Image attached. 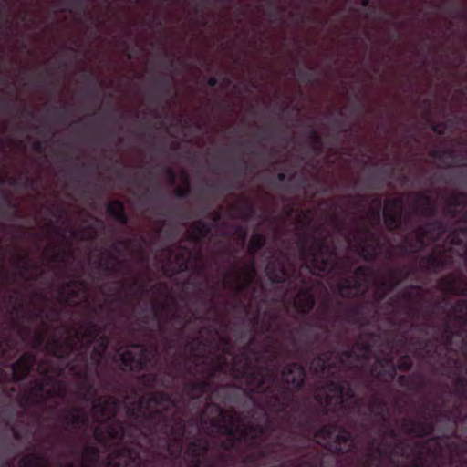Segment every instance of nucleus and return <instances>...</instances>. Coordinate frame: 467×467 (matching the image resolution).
<instances>
[{"label":"nucleus","instance_id":"nucleus-20","mask_svg":"<svg viewBox=\"0 0 467 467\" xmlns=\"http://www.w3.org/2000/svg\"><path fill=\"white\" fill-rule=\"evenodd\" d=\"M36 360L35 354L24 352L16 361L11 364L13 381L17 383L26 379L33 370Z\"/></svg>","mask_w":467,"mask_h":467},{"label":"nucleus","instance_id":"nucleus-26","mask_svg":"<svg viewBox=\"0 0 467 467\" xmlns=\"http://www.w3.org/2000/svg\"><path fill=\"white\" fill-rule=\"evenodd\" d=\"M409 450V444L403 441H397L393 443H389L386 447H381L377 444L376 451L380 456H389L390 462L395 466L399 465V462L393 460V456L408 457L407 452Z\"/></svg>","mask_w":467,"mask_h":467},{"label":"nucleus","instance_id":"nucleus-55","mask_svg":"<svg viewBox=\"0 0 467 467\" xmlns=\"http://www.w3.org/2000/svg\"><path fill=\"white\" fill-rule=\"evenodd\" d=\"M442 344L446 349H452V327L449 323H446L441 330V335Z\"/></svg>","mask_w":467,"mask_h":467},{"label":"nucleus","instance_id":"nucleus-31","mask_svg":"<svg viewBox=\"0 0 467 467\" xmlns=\"http://www.w3.org/2000/svg\"><path fill=\"white\" fill-rule=\"evenodd\" d=\"M107 213L115 221L122 225H127L129 223V216L126 213L124 203L119 200H113L108 202L106 206Z\"/></svg>","mask_w":467,"mask_h":467},{"label":"nucleus","instance_id":"nucleus-6","mask_svg":"<svg viewBox=\"0 0 467 467\" xmlns=\"http://www.w3.org/2000/svg\"><path fill=\"white\" fill-rule=\"evenodd\" d=\"M170 410L167 406L163 410L154 409L149 411H141L140 409H130L129 414L132 417L141 418L142 435L149 439L155 434H161L164 438H172L182 441L186 431V423L182 417H170L166 412Z\"/></svg>","mask_w":467,"mask_h":467},{"label":"nucleus","instance_id":"nucleus-27","mask_svg":"<svg viewBox=\"0 0 467 467\" xmlns=\"http://www.w3.org/2000/svg\"><path fill=\"white\" fill-rule=\"evenodd\" d=\"M63 421L74 430L85 429L89 424L88 414L78 407H73L70 411L62 416Z\"/></svg>","mask_w":467,"mask_h":467},{"label":"nucleus","instance_id":"nucleus-44","mask_svg":"<svg viewBox=\"0 0 467 467\" xmlns=\"http://www.w3.org/2000/svg\"><path fill=\"white\" fill-rule=\"evenodd\" d=\"M149 404H153L156 407H160L164 403H169L170 405H175L176 402L172 400V397L170 393L166 391H155L151 392L148 399Z\"/></svg>","mask_w":467,"mask_h":467},{"label":"nucleus","instance_id":"nucleus-50","mask_svg":"<svg viewBox=\"0 0 467 467\" xmlns=\"http://www.w3.org/2000/svg\"><path fill=\"white\" fill-rule=\"evenodd\" d=\"M415 379H419L420 384H422V378L419 374H411V375H400L397 379V382L399 386L403 388H408L409 389H415Z\"/></svg>","mask_w":467,"mask_h":467},{"label":"nucleus","instance_id":"nucleus-33","mask_svg":"<svg viewBox=\"0 0 467 467\" xmlns=\"http://www.w3.org/2000/svg\"><path fill=\"white\" fill-rule=\"evenodd\" d=\"M235 458L232 452L219 451L213 456H209L206 467H229L234 464Z\"/></svg>","mask_w":467,"mask_h":467},{"label":"nucleus","instance_id":"nucleus-23","mask_svg":"<svg viewBox=\"0 0 467 467\" xmlns=\"http://www.w3.org/2000/svg\"><path fill=\"white\" fill-rule=\"evenodd\" d=\"M235 420L234 415H230L221 405L215 402L209 401L204 407L201 416V422L202 425L210 424L213 430L214 420H220L222 423H229L232 420Z\"/></svg>","mask_w":467,"mask_h":467},{"label":"nucleus","instance_id":"nucleus-45","mask_svg":"<svg viewBox=\"0 0 467 467\" xmlns=\"http://www.w3.org/2000/svg\"><path fill=\"white\" fill-rule=\"evenodd\" d=\"M441 281L444 285V291L447 293L467 296V282H465L462 286H459L454 278L442 279Z\"/></svg>","mask_w":467,"mask_h":467},{"label":"nucleus","instance_id":"nucleus-19","mask_svg":"<svg viewBox=\"0 0 467 467\" xmlns=\"http://www.w3.org/2000/svg\"><path fill=\"white\" fill-rule=\"evenodd\" d=\"M370 306V303L368 301H363L358 304L351 305L348 307L345 314L339 318L344 322L363 327L368 324L369 316L368 310Z\"/></svg>","mask_w":467,"mask_h":467},{"label":"nucleus","instance_id":"nucleus-40","mask_svg":"<svg viewBox=\"0 0 467 467\" xmlns=\"http://www.w3.org/2000/svg\"><path fill=\"white\" fill-rule=\"evenodd\" d=\"M444 160H451V163H445L448 167L459 166V167H466L467 166V156L462 153L460 150L454 148L444 149Z\"/></svg>","mask_w":467,"mask_h":467},{"label":"nucleus","instance_id":"nucleus-1","mask_svg":"<svg viewBox=\"0 0 467 467\" xmlns=\"http://www.w3.org/2000/svg\"><path fill=\"white\" fill-rule=\"evenodd\" d=\"M263 330L270 333L266 337L268 341L266 352L270 355L264 360L265 364L252 366L248 355L245 352L241 353V357L246 361L245 365L234 369V378L244 380L245 387L222 385L213 392L215 398L223 392L224 397L222 401L225 405L232 403L238 405L243 400L254 405L238 415V424L233 418L229 423L214 420L213 431L226 436L220 443L222 451L233 453L234 451H238L242 442L246 443L247 440H251L252 443H254L257 442V437L260 434L272 432L274 428L269 423L268 411L276 414H285L289 409L293 412L298 411L299 407L295 403V391L304 388L306 377L305 367L301 362L285 365L281 370L283 384H280L276 376V368L270 366L277 360L272 324H265Z\"/></svg>","mask_w":467,"mask_h":467},{"label":"nucleus","instance_id":"nucleus-13","mask_svg":"<svg viewBox=\"0 0 467 467\" xmlns=\"http://www.w3.org/2000/svg\"><path fill=\"white\" fill-rule=\"evenodd\" d=\"M123 370L140 372L150 362V350L141 343H132L129 348L118 350Z\"/></svg>","mask_w":467,"mask_h":467},{"label":"nucleus","instance_id":"nucleus-57","mask_svg":"<svg viewBox=\"0 0 467 467\" xmlns=\"http://www.w3.org/2000/svg\"><path fill=\"white\" fill-rule=\"evenodd\" d=\"M93 436L98 443L105 448H109V437L107 436L106 427L102 428L101 426L97 425L94 428Z\"/></svg>","mask_w":467,"mask_h":467},{"label":"nucleus","instance_id":"nucleus-46","mask_svg":"<svg viewBox=\"0 0 467 467\" xmlns=\"http://www.w3.org/2000/svg\"><path fill=\"white\" fill-rule=\"evenodd\" d=\"M451 309L455 313L454 319L459 323L467 325V300H458Z\"/></svg>","mask_w":467,"mask_h":467},{"label":"nucleus","instance_id":"nucleus-36","mask_svg":"<svg viewBox=\"0 0 467 467\" xmlns=\"http://www.w3.org/2000/svg\"><path fill=\"white\" fill-rule=\"evenodd\" d=\"M109 345V337L107 335H102L99 337L96 346H94L91 354L88 357V359H90L96 367L100 365Z\"/></svg>","mask_w":467,"mask_h":467},{"label":"nucleus","instance_id":"nucleus-35","mask_svg":"<svg viewBox=\"0 0 467 467\" xmlns=\"http://www.w3.org/2000/svg\"><path fill=\"white\" fill-rule=\"evenodd\" d=\"M463 225L454 228L448 235V239L452 245L467 246V214L462 218Z\"/></svg>","mask_w":467,"mask_h":467},{"label":"nucleus","instance_id":"nucleus-18","mask_svg":"<svg viewBox=\"0 0 467 467\" xmlns=\"http://www.w3.org/2000/svg\"><path fill=\"white\" fill-rule=\"evenodd\" d=\"M233 269L236 272V275H239L240 271L236 265H233ZM245 277H241L239 275L235 276L231 274H227L225 279L223 280V285L228 288H233L236 293H243L248 288H250L253 279L256 275V270L254 266V262L251 261L244 266Z\"/></svg>","mask_w":467,"mask_h":467},{"label":"nucleus","instance_id":"nucleus-29","mask_svg":"<svg viewBox=\"0 0 467 467\" xmlns=\"http://www.w3.org/2000/svg\"><path fill=\"white\" fill-rule=\"evenodd\" d=\"M439 339H411L410 344L416 348V350L419 354H421L427 358H434L438 355L439 349Z\"/></svg>","mask_w":467,"mask_h":467},{"label":"nucleus","instance_id":"nucleus-52","mask_svg":"<svg viewBox=\"0 0 467 467\" xmlns=\"http://www.w3.org/2000/svg\"><path fill=\"white\" fill-rule=\"evenodd\" d=\"M383 456H380L377 451L376 447L374 448V451H369L365 460L362 462L361 465L359 467H381V458Z\"/></svg>","mask_w":467,"mask_h":467},{"label":"nucleus","instance_id":"nucleus-59","mask_svg":"<svg viewBox=\"0 0 467 467\" xmlns=\"http://www.w3.org/2000/svg\"><path fill=\"white\" fill-rule=\"evenodd\" d=\"M354 278L361 279L369 283L370 279V268L367 265H360L355 268L353 275Z\"/></svg>","mask_w":467,"mask_h":467},{"label":"nucleus","instance_id":"nucleus-39","mask_svg":"<svg viewBox=\"0 0 467 467\" xmlns=\"http://www.w3.org/2000/svg\"><path fill=\"white\" fill-rule=\"evenodd\" d=\"M124 261L120 260L118 256L110 254L109 260H99L97 267L110 274H119L123 268Z\"/></svg>","mask_w":467,"mask_h":467},{"label":"nucleus","instance_id":"nucleus-49","mask_svg":"<svg viewBox=\"0 0 467 467\" xmlns=\"http://www.w3.org/2000/svg\"><path fill=\"white\" fill-rule=\"evenodd\" d=\"M190 250L185 245L180 246V252L175 254V260L179 265V271L184 272L188 269Z\"/></svg>","mask_w":467,"mask_h":467},{"label":"nucleus","instance_id":"nucleus-30","mask_svg":"<svg viewBox=\"0 0 467 467\" xmlns=\"http://www.w3.org/2000/svg\"><path fill=\"white\" fill-rule=\"evenodd\" d=\"M116 457H127L130 460V462L127 463V467H145L142 464L140 454L137 451L136 448L128 445H121L116 448L112 452Z\"/></svg>","mask_w":467,"mask_h":467},{"label":"nucleus","instance_id":"nucleus-28","mask_svg":"<svg viewBox=\"0 0 467 467\" xmlns=\"http://www.w3.org/2000/svg\"><path fill=\"white\" fill-rule=\"evenodd\" d=\"M33 451L24 455L18 462L19 467H53L49 459L36 451V444L32 445Z\"/></svg>","mask_w":467,"mask_h":467},{"label":"nucleus","instance_id":"nucleus-58","mask_svg":"<svg viewBox=\"0 0 467 467\" xmlns=\"http://www.w3.org/2000/svg\"><path fill=\"white\" fill-rule=\"evenodd\" d=\"M191 192L190 181L187 175L183 178V185L174 190V195L179 199H184L188 197Z\"/></svg>","mask_w":467,"mask_h":467},{"label":"nucleus","instance_id":"nucleus-17","mask_svg":"<svg viewBox=\"0 0 467 467\" xmlns=\"http://www.w3.org/2000/svg\"><path fill=\"white\" fill-rule=\"evenodd\" d=\"M78 338L76 337H67L61 340L59 338H53L45 344L47 351L53 357L67 360L69 358L78 351Z\"/></svg>","mask_w":467,"mask_h":467},{"label":"nucleus","instance_id":"nucleus-12","mask_svg":"<svg viewBox=\"0 0 467 467\" xmlns=\"http://www.w3.org/2000/svg\"><path fill=\"white\" fill-rule=\"evenodd\" d=\"M420 410L424 414L422 420L412 418H403L401 420V429L408 435H413L418 438H425L434 432V422L430 420L438 413L437 404L432 405L431 410L427 404L420 406Z\"/></svg>","mask_w":467,"mask_h":467},{"label":"nucleus","instance_id":"nucleus-53","mask_svg":"<svg viewBox=\"0 0 467 467\" xmlns=\"http://www.w3.org/2000/svg\"><path fill=\"white\" fill-rule=\"evenodd\" d=\"M404 202L401 198H389L386 200L383 211H391L392 213H403Z\"/></svg>","mask_w":467,"mask_h":467},{"label":"nucleus","instance_id":"nucleus-21","mask_svg":"<svg viewBox=\"0 0 467 467\" xmlns=\"http://www.w3.org/2000/svg\"><path fill=\"white\" fill-rule=\"evenodd\" d=\"M36 360L35 354L24 352L16 361L11 364L13 381L17 383L26 379L33 370Z\"/></svg>","mask_w":467,"mask_h":467},{"label":"nucleus","instance_id":"nucleus-51","mask_svg":"<svg viewBox=\"0 0 467 467\" xmlns=\"http://www.w3.org/2000/svg\"><path fill=\"white\" fill-rule=\"evenodd\" d=\"M322 464V459L317 455L311 456L310 453H306L300 457L296 467H320Z\"/></svg>","mask_w":467,"mask_h":467},{"label":"nucleus","instance_id":"nucleus-14","mask_svg":"<svg viewBox=\"0 0 467 467\" xmlns=\"http://www.w3.org/2000/svg\"><path fill=\"white\" fill-rule=\"evenodd\" d=\"M225 365L226 358L223 356L219 357L217 362L210 366L206 379L188 381L185 384L184 389L187 394L190 395L192 400H200L204 397V395L212 389L213 379Z\"/></svg>","mask_w":467,"mask_h":467},{"label":"nucleus","instance_id":"nucleus-9","mask_svg":"<svg viewBox=\"0 0 467 467\" xmlns=\"http://www.w3.org/2000/svg\"><path fill=\"white\" fill-rule=\"evenodd\" d=\"M447 232V226L441 220H434L425 226H419L415 235H407L400 245L403 254H417L423 251L431 243L440 240Z\"/></svg>","mask_w":467,"mask_h":467},{"label":"nucleus","instance_id":"nucleus-2","mask_svg":"<svg viewBox=\"0 0 467 467\" xmlns=\"http://www.w3.org/2000/svg\"><path fill=\"white\" fill-rule=\"evenodd\" d=\"M322 329L311 337L305 333L303 347L298 349L305 360H308L314 351H321L313 356L309 361V369L317 379L323 380L317 387L319 392L314 398L321 406L322 413L339 414L354 400L353 408L358 407L363 400L356 397L351 382L342 375L343 368L349 370L358 368L362 360H368L373 351V333H361L352 348L337 350L330 344V329L324 322L314 325Z\"/></svg>","mask_w":467,"mask_h":467},{"label":"nucleus","instance_id":"nucleus-25","mask_svg":"<svg viewBox=\"0 0 467 467\" xmlns=\"http://www.w3.org/2000/svg\"><path fill=\"white\" fill-rule=\"evenodd\" d=\"M210 450V442L207 438H197L188 443L185 450V456L187 460H202L207 461V455Z\"/></svg>","mask_w":467,"mask_h":467},{"label":"nucleus","instance_id":"nucleus-8","mask_svg":"<svg viewBox=\"0 0 467 467\" xmlns=\"http://www.w3.org/2000/svg\"><path fill=\"white\" fill-rule=\"evenodd\" d=\"M268 420L274 428L272 432L260 434L257 437V442L254 443H252L251 440L246 441V446L250 451L245 453L242 458V462L246 467H265L266 459H273L275 462H279L281 457L277 452V448H280L282 451H287L289 449V446L281 440V436H279L274 443L267 446L264 445V437L274 434L276 430V426L270 419L269 415Z\"/></svg>","mask_w":467,"mask_h":467},{"label":"nucleus","instance_id":"nucleus-7","mask_svg":"<svg viewBox=\"0 0 467 467\" xmlns=\"http://www.w3.org/2000/svg\"><path fill=\"white\" fill-rule=\"evenodd\" d=\"M100 329L98 324L90 319L84 331H77V338L79 341H86L85 350L76 353L71 361L68 362V369L72 375L80 380L81 387H88V392L95 391V385L90 379V369L88 349L94 341H98Z\"/></svg>","mask_w":467,"mask_h":467},{"label":"nucleus","instance_id":"nucleus-22","mask_svg":"<svg viewBox=\"0 0 467 467\" xmlns=\"http://www.w3.org/2000/svg\"><path fill=\"white\" fill-rule=\"evenodd\" d=\"M450 265V260L447 258L442 251L437 254L433 253L422 256L420 260L419 270L426 275L439 274L441 271L446 269Z\"/></svg>","mask_w":467,"mask_h":467},{"label":"nucleus","instance_id":"nucleus-4","mask_svg":"<svg viewBox=\"0 0 467 467\" xmlns=\"http://www.w3.org/2000/svg\"><path fill=\"white\" fill-rule=\"evenodd\" d=\"M300 255L306 261L301 265L300 274L306 271L321 277L331 274L341 275L335 284V291L342 298H356L361 291L367 290L368 282L348 275L351 265L340 260L336 245L328 243L327 236L315 237L310 244L302 241Z\"/></svg>","mask_w":467,"mask_h":467},{"label":"nucleus","instance_id":"nucleus-5","mask_svg":"<svg viewBox=\"0 0 467 467\" xmlns=\"http://www.w3.org/2000/svg\"><path fill=\"white\" fill-rule=\"evenodd\" d=\"M86 392L83 398L86 400H92V410L96 413L103 423H106V432L109 437V448L111 446L112 441H117L120 442L124 440L128 433V427L134 428L136 431H143V428L140 420L141 418L132 417L137 420L138 424L129 423L125 421L115 420L118 411L120 407V400L119 398L114 396H109L106 398H97V389L95 391L88 392V387H84ZM130 409H132L130 407ZM130 410V408H128ZM129 413V410H127ZM130 417V415L128 414Z\"/></svg>","mask_w":467,"mask_h":467},{"label":"nucleus","instance_id":"nucleus-38","mask_svg":"<svg viewBox=\"0 0 467 467\" xmlns=\"http://www.w3.org/2000/svg\"><path fill=\"white\" fill-rule=\"evenodd\" d=\"M140 381L148 389H153L158 385L163 388H168L170 386V380H166L165 379H161L159 374L156 372L143 373L140 377Z\"/></svg>","mask_w":467,"mask_h":467},{"label":"nucleus","instance_id":"nucleus-63","mask_svg":"<svg viewBox=\"0 0 467 467\" xmlns=\"http://www.w3.org/2000/svg\"><path fill=\"white\" fill-rule=\"evenodd\" d=\"M76 285H77V282L76 281H67L64 284V286L62 287V289L60 290L59 294L61 296H64L65 295V290L66 289H68V295H69V297L70 298H76L78 296V289H76Z\"/></svg>","mask_w":467,"mask_h":467},{"label":"nucleus","instance_id":"nucleus-10","mask_svg":"<svg viewBox=\"0 0 467 467\" xmlns=\"http://www.w3.org/2000/svg\"><path fill=\"white\" fill-rule=\"evenodd\" d=\"M412 367L413 361L409 355L400 356L395 365L391 353H387L382 357L376 358L370 368V375L376 379L389 384L395 379L397 369L410 371Z\"/></svg>","mask_w":467,"mask_h":467},{"label":"nucleus","instance_id":"nucleus-56","mask_svg":"<svg viewBox=\"0 0 467 467\" xmlns=\"http://www.w3.org/2000/svg\"><path fill=\"white\" fill-rule=\"evenodd\" d=\"M418 202H422L425 204V208L422 210V213L429 215H435L437 213L436 207L431 203V198L428 194L420 192L417 196Z\"/></svg>","mask_w":467,"mask_h":467},{"label":"nucleus","instance_id":"nucleus-62","mask_svg":"<svg viewBox=\"0 0 467 467\" xmlns=\"http://www.w3.org/2000/svg\"><path fill=\"white\" fill-rule=\"evenodd\" d=\"M313 71L314 67H310L309 70L298 69L296 75L302 82L312 84L315 81Z\"/></svg>","mask_w":467,"mask_h":467},{"label":"nucleus","instance_id":"nucleus-15","mask_svg":"<svg viewBox=\"0 0 467 467\" xmlns=\"http://www.w3.org/2000/svg\"><path fill=\"white\" fill-rule=\"evenodd\" d=\"M49 372L48 368H43L41 372L43 378L33 380L29 390L20 396L19 405L23 409L32 408L43 401L41 396L53 381V378L48 375Z\"/></svg>","mask_w":467,"mask_h":467},{"label":"nucleus","instance_id":"nucleus-42","mask_svg":"<svg viewBox=\"0 0 467 467\" xmlns=\"http://www.w3.org/2000/svg\"><path fill=\"white\" fill-rule=\"evenodd\" d=\"M384 223L389 232L400 230L402 227V213L383 211Z\"/></svg>","mask_w":467,"mask_h":467},{"label":"nucleus","instance_id":"nucleus-64","mask_svg":"<svg viewBox=\"0 0 467 467\" xmlns=\"http://www.w3.org/2000/svg\"><path fill=\"white\" fill-rule=\"evenodd\" d=\"M389 271L394 274V275L399 276L400 279H401V282L410 278L412 274V271L407 266L390 268Z\"/></svg>","mask_w":467,"mask_h":467},{"label":"nucleus","instance_id":"nucleus-47","mask_svg":"<svg viewBox=\"0 0 467 467\" xmlns=\"http://www.w3.org/2000/svg\"><path fill=\"white\" fill-rule=\"evenodd\" d=\"M165 439V448L169 454L175 460L181 458L182 452V441H175L172 438Z\"/></svg>","mask_w":467,"mask_h":467},{"label":"nucleus","instance_id":"nucleus-11","mask_svg":"<svg viewBox=\"0 0 467 467\" xmlns=\"http://www.w3.org/2000/svg\"><path fill=\"white\" fill-rule=\"evenodd\" d=\"M372 225H362L358 234L356 250L362 260L376 261L383 251L384 244L379 234L372 229Z\"/></svg>","mask_w":467,"mask_h":467},{"label":"nucleus","instance_id":"nucleus-54","mask_svg":"<svg viewBox=\"0 0 467 467\" xmlns=\"http://www.w3.org/2000/svg\"><path fill=\"white\" fill-rule=\"evenodd\" d=\"M379 284L380 287H384V289H387L390 293L401 284V279L389 271V278L379 281Z\"/></svg>","mask_w":467,"mask_h":467},{"label":"nucleus","instance_id":"nucleus-32","mask_svg":"<svg viewBox=\"0 0 467 467\" xmlns=\"http://www.w3.org/2000/svg\"><path fill=\"white\" fill-rule=\"evenodd\" d=\"M212 223L203 220L194 221L192 223V231L190 233L189 238L195 243H199L207 237L212 233Z\"/></svg>","mask_w":467,"mask_h":467},{"label":"nucleus","instance_id":"nucleus-43","mask_svg":"<svg viewBox=\"0 0 467 467\" xmlns=\"http://www.w3.org/2000/svg\"><path fill=\"white\" fill-rule=\"evenodd\" d=\"M266 244V237L261 234H254L248 243L247 252L255 256Z\"/></svg>","mask_w":467,"mask_h":467},{"label":"nucleus","instance_id":"nucleus-34","mask_svg":"<svg viewBox=\"0 0 467 467\" xmlns=\"http://www.w3.org/2000/svg\"><path fill=\"white\" fill-rule=\"evenodd\" d=\"M421 294H422V287L420 285H410L401 291L400 297L398 296L391 297L387 302V305L389 307H394L400 303V298L406 299V300H412L416 297H420Z\"/></svg>","mask_w":467,"mask_h":467},{"label":"nucleus","instance_id":"nucleus-61","mask_svg":"<svg viewBox=\"0 0 467 467\" xmlns=\"http://www.w3.org/2000/svg\"><path fill=\"white\" fill-rule=\"evenodd\" d=\"M3 201L8 205L10 209L4 211L5 215L12 214L13 217L18 218L20 216L16 210V204L11 200L8 194L3 193Z\"/></svg>","mask_w":467,"mask_h":467},{"label":"nucleus","instance_id":"nucleus-48","mask_svg":"<svg viewBox=\"0 0 467 467\" xmlns=\"http://www.w3.org/2000/svg\"><path fill=\"white\" fill-rule=\"evenodd\" d=\"M381 206H382V198L381 196H376L373 199V207L370 210L371 219L370 224L372 226H378L381 221Z\"/></svg>","mask_w":467,"mask_h":467},{"label":"nucleus","instance_id":"nucleus-41","mask_svg":"<svg viewBox=\"0 0 467 467\" xmlns=\"http://www.w3.org/2000/svg\"><path fill=\"white\" fill-rule=\"evenodd\" d=\"M297 427L304 431L310 432L316 426L315 414L309 410L305 409L301 411L299 418L296 420Z\"/></svg>","mask_w":467,"mask_h":467},{"label":"nucleus","instance_id":"nucleus-24","mask_svg":"<svg viewBox=\"0 0 467 467\" xmlns=\"http://www.w3.org/2000/svg\"><path fill=\"white\" fill-rule=\"evenodd\" d=\"M265 274L272 284H291L288 271L281 259L270 261L265 267Z\"/></svg>","mask_w":467,"mask_h":467},{"label":"nucleus","instance_id":"nucleus-37","mask_svg":"<svg viewBox=\"0 0 467 467\" xmlns=\"http://www.w3.org/2000/svg\"><path fill=\"white\" fill-rule=\"evenodd\" d=\"M100 457L99 449L92 444L84 447L82 452L81 467H95Z\"/></svg>","mask_w":467,"mask_h":467},{"label":"nucleus","instance_id":"nucleus-3","mask_svg":"<svg viewBox=\"0 0 467 467\" xmlns=\"http://www.w3.org/2000/svg\"><path fill=\"white\" fill-rule=\"evenodd\" d=\"M357 398H358L356 395ZM365 401L364 398L359 397ZM364 402L358 407L353 408L354 400L348 401L347 409L339 414L330 412L336 420L332 422L320 426L315 432L317 442L321 444L325 450L334 455H348L354 452L355 441L352 432L340 424V419L346 414L348 420L353 425L365 431L370 429L371 423L378 424L383 421L385 425L389 424V406L387 400L379 395L373 394L368 400L369 411L374 415L371 420L370 415L361 410Z\"/></svg>","mask_w":467,"mask_h":467},{"label":"nucleus","instance_id":"nucleus-16","mask_svg":"<svg viewBox=\"0 0 467 467\" xmlns=\"http://www.w3.org/2000/svg\"><path fill=\"white\" fill-rule=\"evenodd\" d=\"M298 278L305 286L298 290L294 300V306L298 314L307 316L316 305L313 284L310 277H301L299 275Z\"/></svg>","mask_w":467,"mask_h":467},{"label":"nucleus","instance_id":"nucleus-60","mask_svg":"<svg viewBox=\"0 0 467 467\" xmlns=\"http://www.w3.org/2000/svg\"><path fill=\"white\" fill-rule=\"evenodd\" d=\"M156 86L162 90L165 94L171 92V78L169 77H160L155 78Z\"/></svg>","mask_w":467,"mask_h":467}]
</instances>
